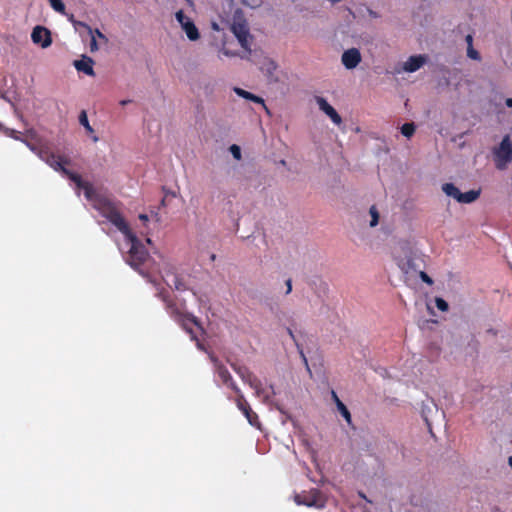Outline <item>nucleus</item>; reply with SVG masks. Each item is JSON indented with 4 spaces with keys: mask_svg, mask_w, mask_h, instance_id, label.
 <instances>
[{
    "mask_svg": "<svg viewBox=\"0 0 512 512\" xmlns=\"http://www.w3.org/2000/svg\"><path fill=\"white\" fill-rule=\"evenodd\" d=\"M101 212L126 238L130 244L127 262L131 267L138 270L142 266L149 254L144 245L137 236L131 231L129 225L118 211V209L110 202H104L101 206Z\"/></svg>",
    "mask_w": 512,
    "mask_h": 512,
    "instance_id": "f257e3e1",
    "label": "nucleus"
},
{
    "mask_svg": "<svg viewBox=\"0 0 512 512\" xmlns=\"http://www.w3.org/2000/svg\"><path fill=\"white\" fill-rule=\"evenodd\" d=\"M157 296L165 303L168 314L191 335L193 340H197L192 328V325H198L197 318L187 313L184 305H178L164 288L158 291Z\"/></svg>",
    "mask_w": 512,
    "mask_h": 512,
    "instance_id": "f03ea898",
    "label": "nucleus"
},
{
    "mask_svg": "<svg viewBox=\"0 0 512 512\" xmlns=\"http://www.w3.org/2000/svg\"><path fill=\"white\" fill-rule=\"evenodd\" d=\"M492 157L496 169L506 170L512 163V140L509 134L505 135L499 145L493 147Z\"/></svg>",
    "mask_w": 512,
    "mask_h": 512,
    "instance_id": "7ed1b4c3",
    "label": "nucleus"
},
{
    "mask_svg": "<svg viewBox=\"0 0 512 512\" xmlns=\"http://www.w3.org/2000/svg\"><path fill=\"white\" fill-rule=\"evenodd\" d=\"M233 370L238 374L244 383H247L255 390L257 396H261L264 392L260 379L244 365L231 364Z\"/></svg>",
    "mask_w": 512,
    "mask_h": 512,
    "instance_id": "20e7f679",
    "label": "nucleus"
},
{
    "mask_svg": "<svg viewBox=\"0 0 512 512\" xmlns=\"http://www.w3.org/2000/svg\"><path fill=\"white\" fill-rule=\"evenodd\" d=\"M37 155L41 160L45 161L55 171L60 168L61 164H70V159L58 155L50 150L47 146H42L37 150Z\"/></svg>",
    "mask_w": 512,
    "mask_h": 512,
    "instance_id": "39448f33",
    "label": "nucleus"
},
{
    "mask_svg": "<svg viewBox=\"0 0 512 512\" xmlns=\"http://www.w3.org/2000/svg\"><path fill=\"white\" fill-rule=\"evenodd\" d=\"M66 165L67 164H61L60 168H57L56 171L62 173L64 176H66L68 179L74 182L78 188L84 189L85 196L87 198H90L93 192L92 185L88 182L83 181L82 177L79 174L68 170L65 167Z\"/></svg>",
    "mask_w": 512,
    "mask_h": 512,
    "instance_id": "423d86ee",
    "label": "nucleus"
},
{
    "mask_svg": "<svg viewBox=\"0 0 512 512\" xmlns=\"http://www.w3.org/2000/svg\"><path fill=\"white\" fill-rule=\"evenodd\" d=\"M231 31L238 39L242 48L249 50V29L245 20H235L231 25Z\"/></svg>",
    "mask_w": 512,
    "mask_h": 512,
    "instance_id": "0eeeda50",
    "label": "nucleus"
},
{
    "mask_svg": "<svg viewBox=\"0 0 512 512\" xmlns=\"http://www.w3.org/2000/svg\"><path fill=\"white\" fill-rule=\"evenodd\" d=\"M211 360L215 365V371L220 380L222 381V383L227 387L231 388L235 393L239 392L240 389L233 381V378L228 369L221 362H219V360L216 357L211 356Z\"/></svg>",
    "mask_w": 512,
    "mask_h": 512,
    "instance_id": "6e6552de",
    "label": "nucleus"
},
{
    "mask_svg": "<svg viewBox=\"0 0 512 512\" xmlns=\"http://www.w3.org/2000/svg\"><path fill=\"white\" fill-rule=\"evenodd\" d=\"M31 39L33 43L39 44L42 48H47L52 43L51 33L44 26H36L31 33Z\"/></svg>",
    "mask_w": 512,
    "mask_h": 512,
    "instance_id": "1a4fd4ad",
    "label": "nucleus"
},
{
    "mask_svg": "<svg viewBox=\"0 0 512 512\" xmlns=\"http://www.w3.org/2000/svg\"><path fill=\"white\" fill-rule=\"evenodd\" d=\"M295 501L297 504H303L306 506H316L322 507L323 503L321 502V494L319 490L312 489L308 494H298L295 496Z\"/></svg>",
    "mask_w": 512,
    "mask_h": 512,
    "instance_id": "9d476101",
    "label": "nucleus"
},
{
    "mask_svg": "<svg viewBox=\"0 0 512 512\" xmlns=\"http://www.w3.org/2000/svg\"><path fill=\"white\" fill-rule=\"evenodd\" d=\"M236 395H237V397H236L237 407L243 412V414L247 418L248 422L251 425H255L258 422L257 414L251 409L250 405L245 400L244 395L242 394L241 390L239 392H236Z\"/></svg>",
    "mask_w": 512,
    "mask_h": 512,
    "instance_id": "9b49d317",
    "label": "nucleus"
},
{
    "mask_svg": "<svg viewBox=\"0 0 512 512\" xmlns=\"http://www.w3.org/2000/svg\"><path fill=\"white\" fill-rule=\"evenodd\" d=\"M361 53L357 48H350L343 52L341 61L347 69H354L361 62Z\"/></svg>",
    "mask_w": 512,
    "mask_h": 512,
    "instance_id": "f8f14e48",
    "label": "nucleus"
},
{
    "mask_svg": "<svg viewBox=\"0 0 512 512\" xmlns=\"http://www.w3.org/2000/svg\"><path fill=\"white\" fill-rule=\"evenodd\" d=\"M316 102L319 106V109L324 112L331 121L336 124L340 125L342 123L341 116L337 113V111L327 102V100L323 97L317 96Z\"/></svg>",
    "mask_w": 512,
    "mask_h": 512,
    "instance_id": "ddd939ff",
    "label": "nucleus"
},
{
    "mask_svg": "<svg viewBox=\"0 0 512 512\" xmlns=\"http://www.w3.org/2000/svg\"><path fill=\"white\" fill-rule=\"evenodd\" d=\"M93 65L94 60L86 55H82V58L80 60L74 61V67L77 69V71L83 72L88 76L95 75Z\"/></svg>",
    "mask_w": 512,
    "mask_h": 512,
    "instance_id": "4468645a",
    "label": "nucleus"
},
{
    "mask_svg": "<svg viewBox=\"0 0 512 512\" xmlns=\"http://www.w3.org/2000/svg\"><path fill=\"white\" fill-rule=\"evenodd\" d=\"M425 62L426 56L424 55L410 56L408 60L404 63L403 69L406 72H415L419 70L424 65Z\"/></svg>",
    "mask_w": 512,
    "mask_h": 512,
    "instance_id": "2eb2a0df",
    "label": "nucleus"
},
{
    "mask_svg": "<svg viewBox=\"0 0 512 512\" xmlns=\"http://www.w3.org/2000/svg\"><path fill=\"white\" fill-rule=\"evenodd\" d=\"M181 28L185 31L189 40L196 41L199 39L200 33L198 28L191 19L185 20V22L182 23Z\"/></svg>",
    "mask_w": 512,
    "mask_h": 512,
    "instance_id": "dca6fc26",
    "label": "nucleus"
},
{
    "mask_svg": "<svg viewBox=\"0 0 512 512\" xmlns=\"http://www.w3.org/2000/svg\"><path fill=\"white\" fill-rule=\"evenodd\" d=\"M74 27L76 29L78 27L84 28L88 32V34L91 36V41H90V51L91 52H96L99 50V45H98L97 39H95L93 29L87 23L82 22V21H74Z\"/></svg>",
    "mask_w": 512,
    "mask_h": 512,
    "instance_id": "f3484780",
    "label": "nucleus"
},
{
    "mask_svg": "<svg viewBox=\"0 0 512 512\" xmlns=\"http://www.w3.org/2000/svg\"><path fill=\"white\" fill-rule=\"evenodd\" d=\"M234 92H235L238 96H240V97H242V98H244V99H247V100H250V101H252V102H255V103L261 104V105H262V106L267 110V107H266V105H265V103H264L263 98H261V97H259V96L255 95V94H253V93H251V92H249V91H246V90H244V89H242V88H239V87H235V88H234Z\"/></svg>",
    "mask_w": 512,
    "mask_h": 512,
    "instance_id": "a211bd4d",
    "label": "nucleus"
},
{
    "mask_svg": "<svg viewBox=\"0 0 512 512\" xmlns=\"http://www.w3.org/2000/svg\"><path fill=\"white\" fill-rule=\"evenodd\" d=\"M398 267L405 274L415 270V263L411 257L396 259Z\"/></svg>",
    "mask_w": 512,
    "mask_h": 512,
    "instance_id": "6ab92c4d",
    "label": "nucleus"
},
{
    "mask_svg": "<svg viewBox=\"0 0 512 512\" xmlns=\"http://www.w3.org/2000/svg\"><path fill=\"white\" fill-rule=\"evenodd\" d=\"M480 196V190H470L465 193L460 191L457 202L459 203H472L477 200Z\"/></svg>",
    "mask_w": 512,
    "mask_h": 512,
    "instance_id": "aec40b11",
    "label": "nucleus"
},
{
    "mask_svg": "<svg viewBox=\"0 0 512 512\" xmlns=\"http://www.w3.org/2000/svg\"><path fill=\"white\" fill-rule=\"evenodd\" d=\"M443 192L449 196L458 200L460 190L453 183H445L442 185Z\"/></svg>",
    "mask_w": 512,
    "mask_h": 512,
    "instance_id": "412c9836",
    "label": "nucleus"
},
{
    "mask_svg": "<svg viewBox=\"0 0 512 512\" xmlns=\"http://www.w3.org/2000/svg\"><path fill=\"white\" fill-rule=\"evenodd\" d=\"M415 130L416 126L413 122L405 123L401 127V133L407 138H411L414 135Z\"/></svg>",
    "mask_w": 512,
    "mask_h": 512,
    "instance_id": "4be33fe9",
    "label": "nucleus"
},
{
    "mask_svg": "<svg viewBox=\"0 0 512 512\" xmlns=\"http://www.w3.org/2000/svg\"><path fill=\"white\" fill-rule=\"evenodd\" d=\"M79 122L82 126H84L87 133L92 134L94 133V129L91 127L88 121V117L85 111H82L79 115Z\"/></svg>",
    "mask_w": 512,
    "mask_h": 512,
    "instance_id": "5701e85b",
    "label": "nucleus"
},
{
    "mask_svg": "<svg viewBox=\"0 0 512 512\" xmlns=\"http://www.w3.org/2000/svg\"><path fill=\"white\" fill-rule=\"evenodd\" d=\"M369 213L371 215L370 226L375 227L379 222V213L377 208L373 205L370 207Z\"/></svg>",
    "mask_w": 512,
    "mask_h": 512,
    "instance_id": "b1692460",
    "label": "nucleus"
},
{
    "mask_svg": "<svg viewBox=\"0 0 512 512\" xmlns=\"http://www.w3.org/2000/svg\"><path fill=\"white\" fill-rule=\"evenodd\" d=\"M51 7L60 13L65 11V5L61 0H49Z\"/></svg>",
    "mask_w": 512,
    "mask_h": 512,
    "instance_id": "393cba45",
    "label": "nucleus"
},
{
    "mask_svg": "<svg viewBox=\"0 0 512 512\" xmlns=\"http://www.w3.org/2000/svg\"><path fill=\"white\" fill-rule=\"evenodd\" d=\"M173 284H174L175 290H177V291H185L187 289V287H186L185 283L182 281V279L176 275L174 276Z\"/></svg>",
    "mask_w": 512,
    "mask_h": 512,
    "instance_id": "a878e982",
    "label": "nucleus"
},
{
    "mask_svg": "<svg viewBox=\"0 0 512 512\" xmlns=\"http://www.w3.org/2000/svg\"><path fill=\"white\" fill-rule=\"evenodd\" d=\"M435 304L436 307L443 312L447 311L449 308L448 303L443 298L440 297L435 298Z\"/></svg>",
    "mask_w": 512,
    "mask_h": 512,
    "instance_id": "bb28decb",
    "label": "nucleus"
},
{
    "mask_svg": "<svg viewBox=\"0 0 512 512\" xmlns=\"http://www.w3.org/2000/svg\"><path fill=\"white\" fill-rule=\"evenodd\" d=\"M338 411L344 417V419L346 420L347 424L348 425H352L351 414H350L348 408L346 407V405L343 406V407H340V410H338Z\"/></svg>",
    "mask_w": 512,
    "mask_h": 512,
    "instance_id": "cd10ccee",
    "label": "nucleus"
},
{
    "mask_svg": "<svg viewBox=\"0 0 512 512\" xmlns=\"http://www.w3.org/2000/svg\"><path fill=\"white\" fill-rule=\"evenodd\" d=\"M467 55L469 58L473 60H480V54L478 51H476L473 46H468L467 48Z\"/></svg>",
    "mask_w": 512,
    "mask_h": 512,
    "instance_id": "c85d7f7f",
    "label": "nucleus"
},
{
    "mask_svg": "<svg viewBox=\"0 0 512 512\" xmlns=\"http://www.w3.org/2000/svg\"><path fill=\"white\" fill-rule=\"evenodd\" d=\"M230 151L235 159H237V160L241 159V149L239 146H237L235 144L231 145Z\"/></svg>",
    "mask_w": 512,
    "mask_h": 512,
    "instance_id": "c756f323",
    "label": "nucleus"
},
{
    "mask_svg": "<svg viewBox=\"0 0 512 512\" xmlns=\"http://www.w3.org/2000/svg\"><path fill=\"white\" fill-rule=\"evenodd\" d=\"M95 39L98 38L102 43L107 44L109 42L108 38L99 30H93Z\"/></svg>",
    "mask_w": 512,
    "mask_h": 512,
    "instance_id": "7c9ffc66",
    "label": "nucleus"
},
{
    "mask_svg": "<svg viewBox=\"0 0 512 512\" xmlns=\"http://www.w3.org/2000/svg\"><path fill=\"white\" fill-rule=\"evenodd\" d=\"M419 277L426 284H428V285H432L433 284L432 278L426 272L420 271L419 272Z\"/></svg>",
    "mask_w": 512,
    "mask_h": 512,
    "instance_id": "2f4dec72",
    "label": "nucleus"
},
{
    "mask_svg": "<svg viewBox=\"0 0 512 512\" xmlns=\"http://www.w3.org/2000/svg\"><path fill=\"white\" fill-rule=\"evenodd\" d=\"M175 17H176V19H177V21L179 22L180 25H182V23H184L185 20L190 19L188 16H186L184 14V12L182 10L177 11L176 14H175Z\"/></svg>",
    "mask_w": 512,
    "mask_h": 512,
    "instance_id": "473e14b6",
    "label": "nucleus"
},
{
    "mask_svg": "<svg viewBox=\"0 0 512 512\" xmlns=\"http://www.w3.org/2000/svg\"><path fill=\"white\" fill-rule=\"evenodd\" d=\"M287 333H288V335L291 337V339L295 342V344H296V346H297L298 350H299V351H300V350H302V349L300 348V345L296 342L295 334H294V332L292 331V329H291V328H287Z\"/></svg>",
    "mask_w": 512,
    "mask_h": 512,
    "instance_id": "72a5a7b5",
    "label": "nucleus"
},
{
    "mask_svg": "<svg viewBox=\"0 0 512 512\" xmlns=\"http://www.w3.org/2000/svg\"><path fill=\"white\" fill-rule=\"evenodd\" d=\"M285 284H286V287H287L286 294H290L291 291H292V280L290 278L287 279Z\"/></svg>",
    "mask_w": 512,
    "mask_h": 512,
    "instance_id": "f704fd0d",
    "label": "nucleus"
},
{
    "mask_svg": "<svg viewBox=\"0 0 512 512\" xmlns=\"http://www.w3.org/2000/svg\"><path fill=\"white\" fill-rule=\"evenodd\" d=\"M299 353H300L301 357L303 358L305 365L308 366V362H307V359L305 357L303 350H300ZM307 370H310V367H307Z\"/></svg>",
    "mask_w": 512,
    "mask_h": 512,
    "instance_id": "c9c22d12",
    "label": "nucleus"
},
{
    "mask_svg": "<svg viewBox=\"0 0 512 512\" xmlns=\"http://www.w3.org/2000/svg\"><path fill=\"white\" fill-rule=\"evenodd\" d=\"M466 41H467L468 46H472L473 38L471 35L466 36Z\"/></svg>",
    "mask_w": 512,
    "mask_h": 512,
    "instance_id": "e433bc0d",
    "label": "nucleus"
},
{
    "mask_svg": "<svg viewBox=\"0 0 512 512\" xmlns=\"http://www.w3.org/2000/svg\"><path fill=\"white\" fill-rule=\"evenodd\" d=\"M335 404L338 410H340V407L345 406V404L340 399H337V402Z\"/></svg>",
    "mask_w": 512,
    "mask_h": 512,
    "instance_id": "4c0bfd02",
    "label": "nucleus"
},
{
    "mask_svg": "<svg viewBox=\"0 0 512 512\" xmlns=\"http://www.w3.org/2000/svg\"><path fill=\"white\" fill-rule=\"evenodd\" d=\"M505 104L507 107L512 108V98H507Z\"/></svg>",
    "mask_w": 512,
    "mask_h": 512,
    "instance_id": "58836bf2",
    "label": "nucleus"
},
{
    "mask_svg": "<svg viewBox=\"0 0 512 512\" xmlns=\"http://www.w3.org/2000/svg\"><path fill=\"white\" fill-rule=\"evenodd\" d=\"M139 219L143 222L148 221V216L146 214H140Z\"/></svg>",
    "mask_w": 512,
    "mask_h": 512,
    "instance_id": "ea45409f",
    "label": "nucleus"
},
{
    "mask_svg": "<svg viewBox=\"0 0 512 512\" xmlns=\"http://www.w3.org/2000/svg\"><path fill=\"white\" fill-rule=\"evenodd\" d=\"M130 102H132V101H131V100H121V101H120V105H121V106H125V105H127L128 103H130Z\"/></svg>",
    "mask_w": 512,
    "mask_h": 512,
    "instance_id": "a19ab883",
    "label": "nucleus"
},
{
    "mask_svg": "<svg viewBox=\"0 0 512 512\" xmlns=\"http://www.w3.org/2000/svg\"><path fill=\"white\" fill-rule=\"evenodd\" d=\"M332 398L335 403L337 402V399H339V397L337 396V394L334 391H332Z\"/></svg>",
    "mask_w": 512,
    "mask_h": 512,
    "instance_id": "79ce46f5",
    "label": "nucleus"
},
{
    "mask_svg": "<svg viewBox=\"0 0 512 512\" xmlns=\"http://www.w3.org/2000/svg\"><path fill=\"white\" fill-rule=\"evenodd\" d=\"M210 259H211V261H214L216 259V255L215 254H211Z\"/></svg>",
    "mask_w": 512,
    "mask_h": 512,
    "instance_id": "37998d69",
    "label": "nucleus"
},
{
    "mask_svg": "<svg viewBox=\"0 0 512 512\" xmlns=\"http://www.w3.org/2000/svg\"><path fill=\"white\" fill-rule=\"evenodd\" d=\"M186 2L190 5V6H193V0H186Z\"/></svg>",
    "mask_w": 512,
    "mask_h": 512,
    "instance_id": "c03bdc74",
    "label": "nucleus"
},
{
    "mask_svg": "<svg viewBox=\"0 0 512 512\" xmlns=\"http://www.w3.org/2000/svg\"><path fill=\"white\" fill-rule=\"evenodd\" d=\"M165 205H166V201H165V198H163V199L161 200V206H165Z\"/></svg>",
    "mask_w": 512,
    "mask_h": 512,
    "instance_id": "a18cd8bd",
    "label": "nucleus"
},
{
    "mask_svg": "<svg viewBox=\"0 0 512 512\" xmlns=\"http://www.w3.org/2000/svg\"><path fill=\"white\" fill-rule=\"evenodd\" d=\"M70 21H71V22H72V24L74 25V21H76V20L74 19L73 15H71V17H70Z\"/></svg>",
    "mask_w": 512,
    "mask_h": 512,
    "instance_id": "49530a36",
    "label": "nucleus"
},
{
    "mask_svg": "<svg viewBox=\"0 0 512 512\" xmlns=\"http://www.w3.org/2000/svg\"><path fill=\"white\" fill-rule=\"evenodd\" d=\"M197 346H198V348L202 349V345L198 340H197Z\"/></svg>",
    "mask_w": 512,
    "mask_h": 512,
    "instance_id": "de8ad7c7",
    "label": "nucleus"
},
{
    "mask_svg": "<svg viewBox=\"0 0 512 512\" xmlns=\"http://www.w3.org/2000/svg\"><path fill=\"white\" fill-rule=\"evenodd\" d=\"M162 190L166 193V195L170 193L169 191H167V190L165 189V187H162Z\"/></svg>",
    "mask_w": 512,
    "mask_h": 512,
    "instance_id": "09e8293b",
    "label": "nucleus"
},
{
    "mask_svg": "<svg viewBox=\"0 0 512 512\" xmlns=\"http://www.w3.org/2000/svg\"><path fill=\"white\" fill-rule=\"evenodd\" d=\"M93 141L97 142L98 141V137L97 136H93Z\"/></svg>",
    "mask_w": 512,
    "mask_h": 512,
    "instance_id": "8fccbe9b",
    "label": "nucleus"
},
{
    "mask_svg": "<svg viewBox=\"0 0 512 512\" xmlns=\"http://www.w3.org/2000/svg\"><path fill=\"white\" fill-rule=\"evenodd\" d=\"M332 3L340 2L341 0H330Z\"/></svg>",
    "mask_w": 512,
    "mask_h": 512,
    "instance_id": "3c124183",
    "label": "nucleus"
}]
</instances>
